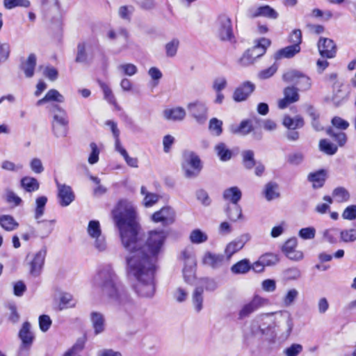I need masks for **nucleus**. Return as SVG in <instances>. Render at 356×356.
Wrapping results in <instances>:
<instances>
[{"mask_svg":"<svg viewBox=\"0 0 356 356\" xmlns=\"http://www.w3.org/2000/svg\"><path fill=\"white\" fill-rule=\"evenodd\" d=\"M112 217L122 245L128 252L125 257V270L127 277L132 282V289L140 297H153L156 291V262L167 237L166 232L150 231L145 244L139 235L140 227L136 220V209L127 200L118 202L112 211Z\"/></svg>","mask_w":356,"mask_h":356,"instance_id":"obj_1","label":"nucleus"},{"mask_svg":"<svg viewBox=\"0 0 356 356\" xmlns=\"http://www.w3.org/2000/svg\"><path fill=\"white\" fill-rule=\"evenodd\" d=\"M93 282L111 303L125 307L132 302L128 291L119 282L117 275L110 266H106L99 270L94 277Z\"/></svg>","mask_w":356,"mask_h":356,"instance_id":"obj_2","label":"nucleus"},{"mask_svg":"<svg viewBox=\"0 0 356 356\" xmlns=\"http://www.w3.org/2000/svg\"><path fill=\"white\" fill-rule=\"evenodd\" d=\"M52 120L51 131L56 138L67 136L69 130V120L66 111L58 105L53 106L51 110Z\"/></svg>","mask_w":356,"mask_h":356,"instance_id":"obj_3","label":"nucleus"},{"mask_svg":"<svg viewBox=\"0 0 356 356\" xmlns=\"http://www.w3.org/2000/svg\"><path fill=\"white\" fill-rule=\"evenodd\" d=\"M183 156L182 169L184 176L188 179L196 177L202 170L199 156L191 151L184 152Z\"/></svg>","mask_w":356,"mask_h":356,"instance_id":"obj_4","label":"nucleus"},{"mask_svg":"<svg viewBox=\"0 0 356 356\" xmlns=\"http://www.w3.org/2000/svg\"><path fill=\"white\" fill-rule=\"evenodd\" d=\"M47 250L44 248L33 255H28L26 257V266L31 276L38 277L41 275L44 268Z\"/></svg>","mask_w":356,"mask_h":356,"instance_id":"obj_5","label":"nucleus"},{"mask_svg":"<svg viewBox=\"0 0 356 356\" xmlns=\"http://www.w3.org/2000/svg\"><path fill=\"white\" fill-rule=\"evenodd\" d=\"M216 36L222 41H230L234 38L231 18L227 15H220L214 25Z\"/></svg>","mask_w":356,"mask_h":356,"instance_id":"obj_6","label":"nucleus"},{"mask_svg":"<svg viewBox=\"0 0 356 356\" xmlns=\"http://www.w3.org/2000/svg\"><path fill=\"white\" fill-rule=\"evenodd\" d=\"M190 115L200 124H204L208 118V107L201 101H195L187 105Z\"/></svg>","mask_w":356,"mask_h":356,"instance_id":"obj_7","label":"nucleus"},{"mask_svg":"<svg viewBox=\"0 0 356 356\" xmlns=\"http://www.w3.org/2000/svg\"><path fill=\"white\" fill-rule=\"evenodd\" d=\"M176 213L170 207H163L160 210L154 212L151 219L154 222H160L163 226L172 225L175 221Z\"/></svg>","mask_w":356,"mask_h":356,"instance_id":"obj_8","label":"nucleus"},{"mask_svg":"<svg viewBox=\"0 0 356 356\" xmlns=\"http://www.w3.org/2000/svg\"><path fill=\"white\" fill-rule=\"evenodd\" d=\"M248 16L251 19L261 17L268 19L275 20L279 17V13L269 5H262L255 8L249 9Z\"/></svg>","mask_w":356,"mask_h":356,"instance_id":"obj_9","label":"nucleus"},{"mask_svg":"<svg viewBox=\"0 0 356 356\" xmlns=\"http://www.w3.org/2000/svg\"><path fill=\"white\" fill-rule=\"evenodd\" d=\"M19 337L22 340L19 355H23L31 347L33 341V334L31 331V324L29 322H24L19 332Z\"/></svg>","mask_w":356,"mask_h":356,"instance_id":"obj_10","label":"nucleus"},{"mask_svg":"<svg viewBox=\"0 0 356 356\" xmlns=\"http://www.w3.org/2000/svg\"><path fill=\"white\" fill-rule=\"evenodd\" d=\"M318 49L323 58H332L337 54L336 44L330 38H321L318 42Z\"/></svg>","mask_w":356,"mask_h":356,"instance_id":"obj_11","label":"nucleus"},{"mask_svg":"<svg viewBox=\"0 0 356 356\" xmlns=\"http://www.w3.org/2000/svg\"><path fill=\"white\" fill-rule=\"evenodd\" d=\"M58 188V198L61 207H67L74 200V194L70 186L56 183Z\"/></svg>","mask_w":356,"mask_h":356,"instance_id":"obj_12","label":"nucleus"},{"mask_svg":"<svg viewBox=\"0 0 356 356\" xmlns=\"http://www.w3.org/2000/svg\"><path fill=\"white\" fill-rule=\"evenodd\" d=\"M255 90V85L246 81L237 87L233 93V99L236 102L245 101Z\"/></svg>","mask_w":356,"mask_h":356,"instance_id":"obj_13","label":"nucleus"},{"mask_svg":"<svg viewBox=\"0 0 356 356\" xmlns=\"http://www.w3.org/2000/svg\"><path fill=\"white\" fill-rule=\"evenodd\" d=\"M284 98L278 102V107L280 109L286 108L289 104L295 103L299 100V94L298 88L294 86H288L284 88Z\"/></svg>","mask_w":356,"mask_h":356,"instance_id":"obj_14","label":"nucleus"},{"mask_svg":"<svg viewBox=\"0 0 356 356\" xmlns=\"http://www.w3.org/2000/svg\"><path fill=\"white\" fill-rule=\"evenodd\" d=\"M249 239L250 236L248 234H243L229 243L225 250L227 259H229L234 254L241 250Z\"/></svg>","mask_w":356,"mask_h":356,"instance_id":"obj_15","label":"nucleus"},{"mask_svg":"<svg viewBox=\"0 0 356 356\" xmlns=\"http://www.w3.org/2000/svg\"><path fill=\"white\" fill-rule=\"evenodd\" d=\"M271 41L266 38H261L255 42V44L250 49H248L250 53V57L254 58L255 60L264 56L267 48L270 45Z\"/></svg>","mask_w":356,"mask_h":356,"instance_id":"obj_16","label":"nucleus"},{"mask_svg":"<svg viewBox=\"0 0 356 356\" xmlns=\"http://www.w3.org/2000/svg\"><path fill=\"white\" fill-rule=\"evenodd\" d=\"M262 305V299L255 296L250 302L245 304L238 313L239 319L248 317L250 314L258 309Z\"/></svg>","mask_w":356,"mask_h":356,"instance_id":"obj_17","label":"nucleus"},{"mask_svg":"<svg viewBox=\"0 0 356 356\" xmlns=\"http://www.w3.org/2000/svg\"><path fill=\"white\" fill-rule=\"evenodd\" d=\"M300 46L298 44H291L282 48L274 54V59L276 60L282 58H291L300 51Z\"/></svg>","mask_w":356,"mask_h":356,"instance_id":"obj_18","label":"nucleus"},{"mask_svg":"<svg viewBox=\"0 0 356 356\" xmlns=\"http://www.w3.org/2000/svg\"><path fill=\"white\" fill-rule=\"evenodd\" d=\"M94 332L96 335L102 333L105 330V318L104 315L98 312H92L90 315Z\"/></svg>","mask_w":356,"mask_h":356,"instance_id":"obj_19","label":"nucleus"},{"mask_svg":"<svg viewBox=\"0 0 356 356\" xmlns=\"http://www.w3.org/2000/svg\"><path fill=\"white\" fill-rule=\"evenodd\" d=\"M224 261V256L219 254H214L207 252L202 259L204 264L211 267L212 268H218L220 267Z\"/></svg>","mask_w":356,"mask_h":356,"instance_id":"obj_20","label":"nucleus"},{"mask_svg":"<svg viewBox=\"0 0 356 356\" xmlns=\"http://www.w3.org/2000/svg\"><path fill=\"white\" fill-rule=\"evenodd\" d=\"M108 37L111 40H116L118 38L122 40L124 44L122 46L120 51L128 48L129 34L125 28L120 27L117 31L110 30L108 32Z\"/></svg>","mask_w":356,"mask_h":356,"instance_id":"obj_21","label":"nucleus"},{"mask_svg":"<svg viewBox=\"0 0 356 356\" xmlns=\"http://www.w3.org/2000/svg\"><path fill=\"white\" fill-rule=\"evenodd\" d=\"M242 197V193L237 186H232L225 189L222 197L225 201L229 202L228 204H238Z\"/></svg>","mask_w":356,"mask_h":356,"instance_id":"obj_22","label":"nucleus"},{"mask_svg":"<svg viewBox=\"0 0 356 356\" xmlns=\"http://www.w3.org/2000/svg\"><path fill=\"white\" fill-rule=\"evenodd\" d=\"M163 116L168 120L181 121L186 116V111L182 107L167 108L163 111Z\"/></svg>","mask_w":356,"mask_h":356,"instance_id":"obj_23","label":"nucleus"},{"mask_svg":"<svg viewBox=\"0 0 356 356\" xmlns=\"http://www.w3.org/2000/svg\"><path fill=\"white\" fill-rule=\"evenodd\" d=\"M348 96L349 92L343 90L341 85L339 89L333 92L330 101L334 107H339L348 101Z\"/></svg>","mask_w":356,"mask_h":356,"instance_id":"obj_24","label":"nucleus"},{"mask_svg":"<svg viewBox=\"0 0 356 356\" xmlns=\"http://www.w3.org/2000/svg\"><path fill=\"white\" fill-rule=\"evenodd\" d=\"M263 193L268 201L278 198L280 195L278 184L275 181L268 182L264 186Z\"/></svg>","mask_w":356,"mask_h":356,"instance_id":"obj_25","label":"nucleus"},{"mask_svg":"<svg viewBox=\"0 0 356 356\" xmlns=\"http://www.w3.org/2000/svg\"><path fill=\"white\" fill-rule=\"evenodd\" d=\"M225 213L227 218L232 222H236L243 218L242 209L238 204H227Z\"/></svg>","mask_w":356,"mask_h":356,"instance_id":"obj_26","label":"nucleus"},{"mask_svg":"<svg viewBox=\"0 0 356 356\" xmlns=\"http://www.w3.org/2000/svg\"><path fill=\"white\" fill-rule=\"evenodd\" d=\"M307 179L312 183L314 188H321L325 181V171L320 170L314 172H310L307 176Z\"/></svg>","mask_w":356,"mask_h":356,"instance_id":"obj_27","label":"nucleus"},{"mask_svg":"<svg viewBox=\"0 0 356 356\" xmlns=\"http://www.w3.org/2000/svg\"><path fill=\"white\" fill-rule=\"evenodd\" d=\"M56 220H38V224L40 225L38 229V236L42 238L49 236L54 230Z\"/></svg>","mask_w":356,"mask_h":356,"instance_id":"obj_28","label":"nucleus"},{"mask_svg":"<svg viewBox=\"0 0 356 356\" xmlns=\"http://www.w3.org/2000/svg\"><path fill=\"white\" fill-rule=\"evenodd\" d=\"M35 65L36 56L34 54H31L27 60L24 63H22L21 65L26 77L31 78L33 76Z\"/></svg>","mask_w":356,"mask_h":356,"instance_id":"obj_29","label":"nucleus"},{"mask_svg":"<svg viewBox=\"0 0 356 356\" xmlns=\"http://www.w3.org/2000/svg\"><path fill=\"white\" fill-rule=\"evenodd\" d=\"M282 123L288 130H293L302 128L304 126V120L300 115H297L294 118H292L290 116H285L283 119Z\"/></svg>","mask_w":356,"mask_h":356,"instance_id":"obj_30","label":"nucleus"},{"mask_svg":"<svg viewBox=\"0 0 356 356\" xmlns=\"http://www.w3.org/2000/svg\"><path fill=\"white\" fill-rule=\"evenodd\" d=\"M203 289L202 286L195 287L192 294V302L196 312H200L203 308Z\"/></svg>","mask_w":356,"mask_h":356,"instance_id":"obj_31","label":"nucleus"},{"mask_svg":"<svg viewBox=\"0 0 356 356\" xmlns=\"http://www.w3.org/2000/svg\"><path fill=\"white\" fill-rule=\"evenodd\" d=\"M214 150L222 161H227L232 157V152L223 143H220L215 146Z\"/></svg>","mask_w":356,"mask_h":356,"instance_id":"obj_32","label":"nucleus"},{"mask_svg":"<svg viewBox=\"0 0 356 356\" xmlns=\"http://www.w3.org/2000/svg\"><path fill=\"white\" fill-rule=\"evenodd\" d=\"M21 186L26 192L31 193L38 190L40 184L34 177H24L21 179Z\"/></svg>","mask_w":356,"mask_h":356,"instance_id":"obj_33","label":"nucleus"},{"mask_svg":"<svg viewBox=\"0 0 356 356\" xmlns=\"http://www.w3.org/2000/svg\"><path fill=\"white\" fill-rule=\"evenodd\" d=\"M242 163L247 170H251L256 165L254 153L252 150L248 149L241 152Z\"/></svg>","mask_w":356,"mask_h":356,"instance_id":"obj_34","label":"nucleus"},{"mask_svg":"<svg viewBox=\"0 0 356 356\" xmlns=\"http://www.w3.org/2000/svg\"><path fill=\"white\" fill-rule=\"evenodd\" d=\"M251 269V264L250 261L247 259H243L231 267V271L234 274H245Z\"/></svg>","mask_w":356,"mask_h":356,"instance_id":"obj_35","label":"nucleus"},{"mask_svg":"<svg viewBox=\"0 0 356 356\" xmlns=\"http://www.w3.org/2000/svg\"><path fill=\"white\" fill-rule=\"evenodd\" d=\"M350 197L349 192L343 187H337L332 191V197L339 203L348 202Z\"/></svg>","mask_w":356,"mask_h":356,"instance_id":"obj_36","label":"nucleus"},{"mask_svg":"<svg viewBox=\"0 0 356 356\" xmlns=\"http://www.w3.org/2000/svg\"><path fill=\"white\" fill-rule=\"evenodd\" d=\"M47 202V197L46 196H40L35 200V209L34 218L39 220L44 213V209Z\"/></svg>","mask_w":356,"mask_h":356,"instance_id":"obj_37","label":"nucleus"},{"mask_svg":"<svg viewBox=\"0 0 356 356\" xmlns=\"http://www.w3.org/2000/svg\"><path fill=\"white\" fill-rule=\"evenodd\" d=\"M326 133L331 136L340 147L343 146L346 143L347 136L345 133L336 131L331 127L326 130Z\"/></svg>","mask_w":356,"mask_h":356,"instance_id":"obj_38","label":"nucleus"},{"mask_svg":"<svg viewBox=\"0 0 356 356\" xmlns=\"http://www.w3.org/2000/svg\"><path fill=\"white\" fill-rule=\"evenodd\" d=\"M0 225L6 231H13L19 225L13 217L9 215H4L0 217Z\"/></svg>","mask_w":356,"mask_h":356,"instance_id":"obj_39","label":"nucleus"},{"mask_svg":"<svg viewBox=\"0 0 356 356\" xmlns=\"http://www.w3.org/2000/svg\"><path fill=\"white\" fill-rule=\"evenodd\" d=\"M75 61L79 63L88 64V56L86 53V44L85 42H79L77 45V53L75 58Z\"/></svg>","mask_w":356,"mask_h":356,"instance_id":"obj_40","label":"nucleus"},{"mask_svg":"<svg viewBox=\"0 0 356 356\" xmlns=\"http://www.w3.org/2000/svg\"><path fill=\"white\" fill-rule=\"evenodd\" d=\"M76 301L73 299V297L70 293H63L60 298L59 309L63 310L67 308H72L75 307Z\"/></svg>","mask_w":356,"mask_h":356,"instance_id":"obj_41","label":"nucleus"},{"mask_svg":"<svg viewBox=\"0 0 356 356\" xmlns=\"http://www.w3.org/2000/svg\"><path fill=\"white\" fill-rule=\"evenodd\" d=\"M192 243L200 244L206 242L208 240V236L199 229H195L191 232L189 236Z\"/></svg>","mask_w":356,"mask_h":356,"instance_id":"obj_42","label":"nucleus"},{"mask_svg":"<svg viewBox=\"0 0 356 356\" xmlns=\"http://www.w3.org/2000/svg\"><path fill=\"white\" fill-rule=\"evenodd\" d=\"M181 259L184 263V266L195 267L196 265L194 254L191 249H184L181 253Z\"/></svg>","mask_w":356,"mask_h":356,"instance_id":"obj_43","label":"nucleus"},{"mask_svg":"<svg viewBox=\"0 0 356 356\" xmlns=\"http://www.w3.org/2000/svg\"><path fill=\"white\" fill-rule=\"evenodd\" d=\"M87 233L90 238L98 237L102 233L100 223L98 220H90L87 227Z\"/></svg>","mask_w":356,"mask_h":356,"instance_id":"obj_44","label":"nucleus"},{"mask_svg":"<svg viewBox=\"0 0 356 356\" xmlns=\"http://www.w3.org/2000/svg\"><path fill=\"white\" fill-rule=\"evenodd\" d=\"M197 286H202L207 291H214L218 288V283L213 279L208 277L200 278L197 284Z\"/></svg>","mask_w":356,"mask_h":356,"instance_id":"obj_45","label":"nucleus"},{"mask_svg":"<svg viewBox=\"0 0 356 356\" xmlns=\"http://www.w3.org/2000/svg\"><path fill=\"white\" fill-rule=\"evenodd\" d=\"M299 292L296 289H290L282 298V303L285 307L292 305L298 298Z\"/></svg>","mask_w":356,"mask_h":356,"instance_id":"obj_46","label":"nucleus"},{"mask_svg":"<svg viewBox=\"0 0 356 356\" xmlns=\"http://www.w3.org/2000/svg\"><path fill=\"white\" fill-rule=\"evenodd\" d=\"M117 70L122 75L129 76H134L138 72L137 67L132 63H123L117 67Z\"/></svg>","mask_w":356,"mask_h":356,"instance_id":"obj_47","label":"nucleus"},{"mask_svg":"<svg viewBox=\"0 0 356 356\" xmlns=\"http://www.w3.org/2000/svg\"><path fill=\"white\" fill-rule=\"evenodd\" d=\"M259 332L263 333V330L260 327L257 321H252L248 327L244 331V338L245 341H248L250 338Z\"/></svg>","mask_w":356,"mask_h":356,"instance_id":"obj_48","label":"nucleus"},{"mask_svg":"<svg viewBox=\"0 0 356 356\" xmlns=\"http://www.w3.org/2000/svg\"><path fill=\"white\" fill-rule=\"evenodd\" d=\"M319 149L321 152L328 155H333L337 152V147L326 139H322L319 142Z\"/></svg>","mask_w":356,"mask_h":356,"instance_id":"obj_49","label":"nucleus"},{"mask_svg":"<svg viewBox=\"0 0 356 356\" xmlns=\"http://www.w3.org/2000/svg\"><path fill=\"white\" fill-rule=\"evenodd\" d=\"M340 240L344 243H352L356 241V229L340 230Z\"/></svg>","mask_w":356,"mask_h":356,"instance_id":"obj_50","label":"nucleus"},{"mask_svg":"<svg viewBox=\"0 0 356 356\" xmlns=\"http://www.w3.org/2000/svg\"><path fill=\"white\" fill-rule=\"evenodd\" d=\"M179 46V40L177 38H173L166 43L165 46V54L168 57H174L176 56Z\"/></svg>","mask_w":356,"mask_h":356,"instance_id":"obj_51","label":"nucleus"},{"mask_svg":"<svg viewBox=\"0 0 356 356\" xmlns=\"http://www.w3.org/2000/svg\"><path fill=\"white\" fill-rule=\"evenodd\" d=\"M30 5L29 0H3L4 7L9 10L15 7L29 8Z\"/></svg>","mask_w":356,"mask_h":356,"instance_id":"obj_52","label":"nucleus"},{"mask_svg":"<svg viewBox=\"0 0 356 356\" xmlns=\"http://www.w3.org/2000/svg\"><path fill=\"white\" fill-rule=\"evenodd\" d=\"M340 235V230L337 228H330L323 232V238L330 243L334 244L337 243V236Z\"/></svg>","mask_w":356,"mask_h":356,"instance_id":"obj_53","label":"nucleus"},{"mask_svg":"<svg viewBox=\"0 0 356 356\" xmlns=\"http://www.w3.org/2000/svg\"><path fill=\"white\" fill-rule=\"evenodd\" d=\"M99 86L103 91L104 99L108 103L115 105L116 99L110 87L106 83L101 81L99 82Z\"/></svg>","mask_w":356,"mask_h":356,"instance_id":"obj_54","label":"nucleus"},{"mask_svg":"<svg viewBox=\"0 0 356 356\" xmlns=\"http://www.w3.org/2000/svg\"><path fill=\"white\" fill-rule=\"evenodd\" d=\"M222 122L216 118H213L209 121V129L212 134L219 136L222 132Z\"/></svg>","mask_w":356,"mask_h":356,"instance_id":"obj_55","label":"nucleus"},{"mask_svg":"<svg viewBox=\"0 0 356 356\" xmlns=\"http://www.w3.org/2000/svg\"><path fill=\"white\" fill-rule=\"evenodd\" d=\"M134 12V7L133 6H122L118 9V15L121 19L130 22Z\"/></svg>","mask_w":356,"mask_h":356,"instance_id":"obj_56","label":"nucleus"},{"mask_svg":"<svg viewBox=\"0 0 356 356\" xmlns=\"http://www.w3.org/2000/svg\"><path fill=\"white\" fill-rule=\"evenodd\" d=\"M301 72L291 70L286 73H284L282 76V79L287 83H294L296 84V82L298 81L300 77Z\"/></svg>","mask_w":356,"mask_h":356,"instance_id":"obj_57","label":"nucleus"},{"mask_svg":"<svg viewBox=\"0 0 356 356\" xmlns=\"http://www.w3.org/2000/svg\"><path fill=\"white\" fill-rule=\"evenodd\" d=\"M252 125L248 120H243L241 122L240 125L237 129L232 131L235 134L238 133L242 135H247L252 131Z\"/></svg>","mask_w":356,"mask_h":356,"instance_id":"obj_58","label":"nucleus"},{"mask_svg":"<svg viewBox=\"0 0 356 356\" xmlns=\"http://www.w3.org/2000/svg\"><path fill=\"white\" fill-rule=\"evenodd\" d=\"M47 102H56L62 103L64 102V97L56 89L49 90L45 95Z\"/></svg>","mask_w":356,"mask_h":356,"instance_id":"obj_59","label":"nucleus"},{"mask_svg":"<svg viewBox=\"0 0 356 356\" xmlns=\"http://www.w3.org/2000/svg\"><path fill=\"white\" fill-rule=\"evenodd\" d=\"M259 259L265 266H273L278 262L277 255L272 253H266L261 255Z\"/></svg>","mask_w":356,"mask_h":356,"instance_id":"obj_60","label":"nucleus"},{"mask_svg":"<svg viewBox=\"0 0 356 356\" xmlns=\"http://www.w3.org/2000/svg\"><path fill=\"white\" fill-rule=\"evenodd\" d=\"M227 86V81L225 77L219 76L213 81L212 88L215 92H220Z\"/></svg>","mask_w":356,"mask_h":356,"instance_id":"obj_61","label":"nucleus"},{"mask_svg":"<svg viewBox=\"0 0 356 356\" xmlns=\"http://www.w3.org/2000/svg\"><path fill=\"white\" fill-rule=\"evenodd\" d=\"M287 162L292 165H298L304 160V155L301 152H293L289 154L287 157Z\"/></svg>","mask_w":356,"mask_h":356,"instance_id":"obj_62","label":"nucleus"},{"mask_svg":"<svg viewBox=\"0 0 356 356\" xmlns=\"http://www.w3.org/2000/svg\"><path fill=\"white\" fill-rule=\"evenodd\" d=\"M303 350L302 345L299 343H293L289 348L284 350L286 356H298Z\"/></svg>","mask_w":356,"mask_h":356,"instance_id":"obj_63","label":"nucleus"},{"mask_svg":"<svg viewBox=\"0 0 356 356\" xmlns=\"http://www.w3.org/2000/svg\"><path fill=\"white\" fill-rule=\"evenodd\" d=\"M342 217L343 219L349 220L356 219V205L352 204L347 207L342 213Z\"/></svg>","mask_w":356,"mask_h":356,"instance_id":"obj_64","label":"nucleus"}]
</instances>
